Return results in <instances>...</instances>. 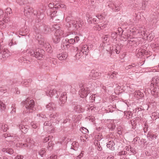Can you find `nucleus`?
Wrapping results in <instances>:
<instances>
[{
	"label": "nucleus",
	"mask_w": 159,
	"mask_h": 159,
	"mask_svg": "<svg viewBox=\"0 0 159 159\" xmlns=\"http://www.w3.org/2000/svg\"><path fill=\"white\" fill-rule=\"evenodd\" d=\"M156 90L155 89H153V90H152L151 91V94L155 96V97H156V96H158V94H157V93H158V91H157V89H156Z\"/></svg>",
	"instance_id": "b1692460"
},
{
	"label": "nucleus",
	"mask_w": 159,
	"mask_h": 159,
	"mask_svg": "<svg viewBox=\"0 0 159 159\" xmlns=\"http://www.w3.org/2000/svg\"><path fill=\"white\" fill-rule=\"evenodd\" d=\"M43 51L40 49H37L34 51L33 49H30L28 52L30 55L35 57L38 59H41L43 57L42 53Z\"/></svg>",
	"instance_id": "f03ea898"
},
{
	"label": "nucleus",
	"mask_w": 159,
	"mask_h": 159,
	"mask_svg": "<svg viewBox=\"0 0 159 159\" xmlns=\"http://www.w3.org/2000/svg\"><path fill=\"white\" fill-rule=\"evenodd\" d=\"M5 22H7V21H6V20H5V21H4Z\"/></svg>",
	"instance_id": "774afa93"
},
{
	"label": "nucleus",
	"mask_w": 159,
	"mask_h": 159,
	"mask_svg": "<svg viewBox=\"0 0 159 159\" xmlns=\"http://www.w3.org/2000/svg\"><path fill=\"white\" fill-rule=\"evenodd\" d=\"M1 52L2 53L3 56L4 57V58L8 57L10 56L9 52L8 50L6 49L4 50H2Z\"/></svg>",
	"instance_id": "a211bd4d"
},
{
	"label": "nucleus",
	"mask_w": 159,
	"mask_h": 159,
	"mask_svg": "<svg viewBox=\"0 0 159 159\" xmlns=\"http://www.w3.org/2000/svg\"><path fill=\"white\" fill-rule=\"evenodd\" d=\"M88 93H89L87 91L82 89L80 91L79 94L81 98H84L87 96Z\"/></svg>",
	"instance_id": "9d476101"
},
{
	"label": "nucleus",
	"mask_w": 159,
	"mask_h": 159,
	"mask_svg": "<svg viewBox=\"0 0 159 159\" xmlns=\"http://www.w3.org/2000/svg\"><path fill=\"white\" fill-rule=\"evenodd\" d=\"M54 114L55 115H52V114H51L50 115V117H53V118H55V116H57L56 115H57V113H54Z\"/></svg>",
	"instance_id": "58836bf2"
},
{
	"label": "nucleus",
	"mask_w": 159,
	"mask_h": 159,
	"mask_svg": "<svg viewBox=\"0 0 159 159\" xmlns=\"http://www.w3.org/2000/svg\"><path fill=\"white\" fill-rule=\"evenodd\" d=\"M3 13L2 11L0 10V18L3 17Z\"/></svg>",
	"instance_id": "ea45409f"
},
{
	"label": "nucleus",
	"mask_w": 159,
	"mask_h": 159,
	"mask_svg": "<svg viewBox=\"0 0 159 159\" xmlns=\"http://www.w3.org/2000/svg\"><path fill=\"white\" fill-rule=\"evenodd\" d=\"M78 21L79 23L78 25H76V24L77 22V21H72L71 22V23L72 24L73 26L75 28L78 29L81 27L83 23V21L82 20H79Z\"/></svg>",
	"instance_id": "0eeeda50"
},
{
	"label": "nucleus",
	"mask_w": 159,
	"mask_h": 159,
	"mask_svg": "<svg viewBox=\"0 0 159 159\" xmlns=\"http://www.w3.org/2000/svg\"><path fill=\"white\" fill-rule=\"evenodd\" d=\"M51 5H52V4H49V7H51Z\"/></svg>",
	"instance_id": "13d9d810"
},
{
	"label": "nucleus",
	"mask_w": 159,
	"mask_h": 159,
	"mask_svg": "<svg viewBox=\"0 0 159 159\" xmlns=\"http://www.w3.org/2000/svg\"><path fill=\"white\" fill-rule=\"evenodd\" d=\"M83 154L81 153L80 155L77 157V158L79 159H80L83 157Z\"/></svg>",
	"instance_id": "49530a36"
},
{
	"label": "nucleus",
	"mask_w": 159,
	"mask_h": 159,
	"mask_svg": "<svg viewBox=\"0 0 159 159\" xmlns=\"http://www.w3.org/2000/svg\"><path fill=\"white\" fill-rule=\"evenodd\" d=\"M152 25L153 26V28L155 27L156 26V24L157 22V20H154L153 21H152L151 22V24H152Z\"/></svg>",
	"instance_id": "c9c22d12"
},
{
	"label": "nucleus",
	"mask_w": 159,
	"mask_h": 159,
	"mask_svg": "<svg viewBox=\"0 0 159 159\" xmlns=\"http://www.w3.org/2000/svg\"><path fill=\"white\" fill-rule=\"evenodd\" d=\"M155 113H152V116L155 115Z\"/></svg>",
	"instance_id": "680f3d73"
},
{
	"label": "nucleus",
	"mask_w": 159,
	"mask_h": 159,
	"mask_svg": "<svg viewBox=\"0 0 159 159\" xmlns=\"http://www.w3.org/2000/svg\"><path fill=\"white\" fill-rule=\"evenodd\" d=\"M8 129L7 125L3 124H0V130L4 131H6Z\"/></svg>",
	"instance_id": "aec40b11"
},
{
	"label": "nucleus",
	"mask_w": 159,
	"mask_h": 159,
	"mask_svg": "<svg viewBox=\"0 0 159 159\" xmlns=\"http://www.w3.org/2000/svg\"><path fill=\"white\" fill-rule=\"evenodd\" d=\"M91 18L90 17H89L88 19V21L90 23H92V22L91 21V20H90V19Z\"/></svg>",
	"instance_id": "603ef678"
},
{
	"label": "nucleus",
	"mask_w": 159,
	"mask_h": 159,
	"mask_svg": "<svg viewBox=\"0 0 159 159\" xmlns=\"http://www.w3.org/2000/svg\"><path fill=\"white\" fill-rule=\"evenodd\" d=\"M16 104H13L11 106V108H12L11 111L12 113H14L16 112V108L15 107Z\"/></svg>",
	"instance_id": "c756f323"
},
{
	"label": "nucleus",
	"mask_w": 159,
	"mask_h": 159,
	"mask_svg": "<svg viewBox=\"0 0 159 159\" xmlns=\"http://www.w3.org/2000/svg\"><path fill=\"white\" fill-rule=\"evenodd\" d=\"M151 46L154 51L157 52L159 49V45L158 44L153 43L151 45Z\"/></svg>",
	"instance_id": "412c9836"
},
{
	"label": "nucleus",
	"mask_w": 159,
	"mask_h": 159,
	"mask_svg": "<svg viewBox=\"0 0 159 159\" xmlns=\"http://www.w3.org/2000/svg\"><path fill=\"white\" fill-rule=\"evenodd\" d=\"M143 130L145 132H146L148 130V127L147 126L144 127L143 129Z\"/></svg>",
	"instance_id": "8fccbe9b"
},
{
	"label": "nucleus",
	"mask_w": 159,
	"mask_h": 159,
	"mask_svg": "<svg viewBox=\"0 0 159 159\" xmlns=\"http://www.w3.org/2000/svg\"><path fill=\"white\" fill-rule=\"evenodd\" d=\"M25 142L26 143H25L23 144V145L25 147L31 146L33 145L35 143L34 141L30 138H28L27 139Z\"/></svg>",
	"instance_id": "6e6552de"
},
{
	"label": "nucleus",
	"mask_w": 159,
	"mask_h": 159,
	"mask_svg": "<svg viewBox=\"0 0 159 159\" xmlns=\"http://www.w3.org/2000/svg\"><path fill=\"white\" fill-rule=\"evenodd\" d=\"M49 138L48 137L45 138L43 140L44 142H46L49 140Z\"/></svg>",
	"instance_id": "37998d69"
},
{
	"label": "nucleus",
	"mask_w": 159,
	"mask_h": 159,
	"mask_svg": "<svg viewBox=\"0 0 159 159\" xmlns=\"http://www.w3.org/2000/svg\"><path fill=\"white\" fill-rule=\"evenodd\" d=\"M151 84L153 87L158 89H159V77L155 76L153 77L151 82Z\"/></svg>",
	"instance_id": "7ed1b4c3"
},
{
	"label": "nucleus",
	"mask_w": 159,
	"mask_h": 159,
	"mask_svg": "<svg viewBox=\"0 0 159 159\" xmlns=\"http://www.w3.org/2000/svg\"><path fill=\"white\" fill-rule=\"evenodd\" d=\"M16 146L17 147H19V145H18V144H16Z\"/></svg>",
	"instance_id": "e2e57ef3"
},
{
	"label": "nucleus",
	"mask_w": 159,
	"mask_h": 159,
	"mask_svg": "<svg viewBox=\"0 0 159 159\" xmlns=\"http://www.w3.org/2000/svg\"><path fill=\"white\" fill-rule=\"evenodd\" d=\"M115 143L113 141H110L107 143V147L111 150H113L115 149Z\"/></svg>",
	"instance_id": "9b49d317"
},
{
	"label": "nucleus",
	"mask_w": 159,
	"mask_h": 159,
	"mask_svg": "<svg viewBox=\"0 0 159 159\" xmlns=\"http://www.w3.org/2000/svg\"><path fill=\"white\" fill-rule=\"evenodd\" d=\"M0 107L3 109H4L6 108V105L5 104L1 101H0Z\"/></svg>",
	"instance_id": "c85d7f7f"
},
{
	"label": "nucleus",
	"mask_w": 159,
	"mask_h": 159,
	"mask_svg": "<svg viewBox=\"0 0 159 159\" xmlns=\"http://www.w3.org/2000/svg\"><path fill=\"white\" fill-rule=\"evenodd\" d=\"M53 144L52 143V142L50 141L49 143V147H52Z\"/></svg>",
	"instance_id": "de8ad7c7"
},
{
	"label": "nucleus",
	"mask_w": 159,
	"mask_h": 159,
	"mask_svg": "<svg viewBox=\"0 0 159 159\" xmlns=\"http://www.w3.org/2000/svg\"><path fill=\"white\" fill-rule=\"evenodd\" d=\"M25 82H24L23 84H25V85H26V84L25 83Z\"/></svg>",
	"instance_id": "0e129e2a"
},
{
	"label": "nucleus",
	"mask_w": 159,
	"mask_h": 159,
	"mask_svg": "<svg viewBox=\"0 0 159 159\" xmlns=\"http://www.w3.org/2000/svg\"><path fill=\"white\" fill-rule=\"evenodd\" d=\"M119 155H125L126 154V152L125 151H121L119 153Z\"/></svg>",
	"instance_id": "a19ab883"
},
{
	"label": "nucleus",
	"mask_w": 159,
	"mask_h": 159,
	"mask_svg": "<svg viewBox=\"0 0 159 159\" xmlns=\"http://www.w3.org/2000/svg\"><path fill=\"white\" fill-rule=\"evenodd\" d=\"M68 55L66 52H63L61 53H59L57 55V57L60 60H64L66 59L68 57Z\"/></svg>",
	"instance_id": "1a4fd4ad"
},
{
	"label": "nucleus",
	"mask_w": 159,
	"mask_h": 159,
	"mask_svg": "<svg viewBox=\"0 0 159 159\" xmlns=\"http://www.w3.org/2000/svg\"><path fill=\"white\" fill-rule=\"evenodd\" d=\"M118 74V73L115 71L111 72L109 74V75L111 77V78L113 79L116 78V75Z\"/></svg>",
	"instance_id": "4be33fe9"
},
{
	"label": "nucleus",
	"mask_w": 159,
	"mask_h": 159,
	"mask_svg": "<svg viewBox=\"0 0 159 159\" xmlns=\"http://www.w3.org/2000/svg\"><path fill=\"white\" fill-rule=\"evenodd\" d=\"M95 94H92L91 96L90 97H91L92 98H93V99L92 100V101H94V100H95Z\"/></svg>",
	"instance_id": "09e8293b"
},
{
	"label": "nucleus",
	"mask_w": 159,
	"mask_h": 159,
	"mask_svg": "<svg viewBox=\"0 0 159 159\" xmlns=\"http://www.w3.org/2000/svg\"><path fill=\"white\" fill-rule=\"evenodd\" d=\"M46 107L49 110H55L56 108L55 105L52 103H49Z\"/></svg>",
	"instance_id": "2eb2a0df"
},
{
	"label": "nucleus",
	"mask_w": 159,
	"mask_h": 159,
	"mask_svg": "<svg viewBox=\"0 0 159 159\" xmlns=\"http://www.w3.org/2000/svg\"><path fill=\"white\" fill-rule=\"evenodd\" d=\"M17 2L18 3H19L20 4H22V3H21L20 2H19V1H17Z\"/></svg>",
	"instance_id": "bf43d9fd"
},
{
	"label": "nucleus",
	"mask_w": 159,
	"mask_h": 159,
	"mask_svg": "<svg viewBox=\"0 0 159 159\" xmlns=\"http://www.w3.org/2000/svg\"><path fill=\"white\" fill-rule=\"evenodd\" d=\"M87 139V138H86V137H84H84H83V136H82V137H81V140H83V141H85V139Z\"/></svg>",
	"instance_id": "864d4df0"
},
{
	"label": "nucleus",
	"mask_w": 159,
	"mask_h": 159,
	"mask_svg": "<svg viewBox=\"0 0 159 159\" xmlns=\"http://www.w3.org/2000/svg\"><path fill=\"white\" fill-rule=\"evenodd\" d=\"M79 38L78 37H76L75 38L74 40H75V42H78L79 40Z\"/></svg>",
	"instance_id": "a18cd8bd"
},
{
	"label": "nucleus",
	"mask_w": 159,
	"mask_h": 159,
	"mask_svg": "<svg viewBox=\"0 0 159 159\" xmlns=\"http://www.w3.org/2000/svg\"><path fill=\"white\" fill-rule=\"evenodd\" d=\"M0 92L4 93L7 92V89L5 87H0Z\"/></svg>",
	"instance_id": "bb28decb"
},
{
	"label": "nucleus",
	"mask_w": 159,
	"mask_h": 159,
	"mask_svg": "<svg viewBox=\"0 0 159 159\" xmlns=\"http://www.w3.org/2000/svg\"><path fill=\"white\" fill-rule=\"evenodd\" d=\"M84 129L86 130L85 132H86H86H88V129H86V128H82L81 129H80V130L82 131V132H83V131H82V130H84Z\"/></svg>",
	"instance_id": "3c124183"
},
{
	"label": "nucleus",
	"mask_w": 159,
	"mask_h": 159,
	"mask_svg": "<svg viewBox=\"0 0 159 159\" xmlns=\"http://www.w3.org/2000/svg\"><path fill=\"white\" fill-rule=\"evenodd\" d=\"M4 159H7V157H5L4 158Z\"/></svg>",
	"instance_id": "052dcab7"
},
{
	"label": "nucleus",
	"mask_w": 159,
	"mask_h": 159,
	"mask_svg": "<svg viewBox=\"0 0 159 159\" xmlns=\"http://www.w3.org/2000/svg\"><path fill=\"white\" fill-rule=\"evenodd\" d=\"M2 151L4 152H7L10 154H13L14 152L13 150L11 148H3L2 149Z\"/></svg>",
	"instance_id": "f3484780"
},
{
	"label": "nucleus",
	"mask_w": 159,
	"mask_h": 159,
	"mask_svg": "<svg viewBox=\"0 0 159 159\" xmlns=\"http://www.w3.org/2000/svg\"><path fill=\"white\" fill-rule=\"evenodd\" d=\"M81 52L85 55H87L89 52V49L88 46L87 45H84L82 47Z\"/></svg>",
	"instance_id": "f8f14e48"
},
{
	"label": "nucleus",
	"mask_w": 159,
	"mask_h": 159,
	"mask_svg": "<svg viewBox=\"0 0 159 159\" xmlns=\"http://www.w3.org/2000/svg\"><path fill=\"white\" fill-rule=\"evenodd\" d=\"M31 125L34 128H36L38 126L37 124L34 123V122H32L31 123Z\"/></svg>",
	"instance_id": "473e14b6"
},
{
	"label": "nucleus",
	"mask_w": 159,
	"mask_h": 159,
	"mask_svg": "<svg viewBox=\"0 0 159 159\" xmlns=\"http://www.w3.org/2000/svg\"><path fill=\"white\" fill-rule=\"evenodd\" d=\"M152 38H153V37H154V35H152Z\"/></svg>",
	"instance_id": "338daca9"
},
{
	"label": "nucleus",
	"mask_w": 159,
	"mask_h": 159,
	"mask_svg": "<svg viewBox=\"0 0 159 159\" xmlns=\"http://www.w3.org/2000/svg\"><path fill=\"white\" fill-rule=\"evenodd\" d=\"M141 50H139L138 52L137 53L136 56L138 57H139L140 56L143 55V53L141 51Z\"/></svg>",
	"instance_id": "cd10ccee"
},
{
	"label": "nucleus",
	"mask_w": 159,
	"mask_h": 159,
	"mask_svg": "<svg viewBox=\"0 0 159 159\" xmlns=\"http://www.w3.org/2000/svg\"><path fill=\"white\" fill-rule=\"evenodd\" d=\"M19 128L21 131L24 133H26L28 130V127L27 125H19Z\"/></svg>",
	"instance_id": "ddd939ff"
},
{
	"label": "nucleus",
	"mask_w": 159,
	"mask_h": 159,
	"mask_svg": "<svg viewBox=\"0 0 159 159\" xmlns=\"http://www.w3.org/2000/svg\"><path fill=\"white\" fill-rule=\"evenodd\" d=\"M125 148H126V150L127 151H129V150H130V151H132L131 150L132 149V148L130 146H126Z\"/></svg>",
	"instance_id": "f704fd0d"
},
{
	"label": "nucleus",
	"mask_w": 159,
	"mask_h": 159,
	"mask_svg": "<svg viewBox=\"0 0 159 159\" xmlns=\"http://www.w3.org/2000/svg\"><path fill=\"white\" fill-rule=\"evenodd\" d=\"M79 21H77V23L76 24V25H78L79 24Z\"/></svg>",
	"instance_id": "4d7b16f0"
},
{
	"label": "nucleus",
	"mask_w": 159,
	"mask_h": 159,
	"mask_svg": "<svg viewBox=\"0 0 159 159\" xmlns=\"http://www.w3.org/2000/svg\"><path fill=\"white\" fill-rule=\"evenodd\" d=\"M33 12V8L29 6H27L25 7L24 11V15L27 16H29L31 13Z\"/></svg>",
	"instance_id": "423d86ee"
},
{
	"label": "nucleus",
	"mask_w": 159,
	"mask_h": 159,
	"mask_svg": "<svg viewBox=\"0 0 159 159\" xmlns=\"http://www.w3.org/2000/svg\"><path fill=\"white\" fill-rule=\"evenodd\" d=\"M134 96L136 98L140 99L143 97V94L142 93L140 92V91L137 90L136 91Z\"/></svg>",
	"instance_id": "dca6fc26"
},
{
	"label": "nucleus",
	"mask_w": 159,
	"mask_h": 159,
	"mask_svg": "<svg viewBox=\"0 0 159 159\" xmlns=\"http://www.w3.org/2000/svg\"><path fill=\"white\" fill-rule=\"evenodd\" d=\"M3 59H4V57L3 56L2 53L1 52L0 53V59L2 60Z\"/></svg>",
	"instance_id": "c03bdc74"
},
{
	"label": "nucleus",
	"mask_w": 159,
	"mask_h": 159,
	"mask_svg": "<svg viewBox=\"0 0 159 159\" xmlns=\"http://www.w3.org/2000/svg\"><path fill=\"white\" fill-rule=\"evenodd\" d=\"M26 108V110L23 112L24 114L26 113H29L32 112L34 110V102L33 100H29L27 99L25 101L23 102Z\"/></svg>",
	"instance_id": "f257e3e1"
},
{
	"label": "nucleus",
	"mask_w": 159,
	"mask_h": 159,
	"mask_svg": "<svg viewBox=\"0 0 159 159\" xmlns=\"http://www.w3.org/2000/svg\"><path fill=\"white\" fill-rule=\"evenodd\" d=\"M60 6L61 7L63 8L64 10H65L66 9V7H65V6L64 5L62 4H61L60 5Z\"/></svg>",
	"instance_id": "79ce46f5"
},
{
	"label": "nucleus",
	"mask_w": 159,
	"mask_h": 159,
	"mask_svg": "<svg viewBox=\"0 0 159 159\" xmlns=\"http://www.w3.org/2000/svg\"><path fill=\"white\" fill-rule=\"evenodd\" d=\"M45 150L44 148H42L39 152V154L42 157L43 156L45 152Z\"/></svg>",
	"instance_id": "a878e982"
},
{
	"label": "nucleus",
	"mask_w": 159,
	"mask_h": 159,
	"mask_svg": "<svg viewBox=\"0 0 159 159\" xmlns=\"http://www.w3.org/2000/svg\"><path fill=\"white\" fill-rule=\"evenodd\" d=\"M157 137V136L156 134H150V138H151L152 139H156Z\"/></svg>",
	"instance_id": "7c9ffc66"
},
{
	"label": "nucleus",
	"mask_w": 159,
	"mask_h": 159,
	"mask_svg": "<svg viewBox=\"0 0 159 159\" xmlns=\"http://www.w3.org/2000/svg\"><path fill=\"white\" fill-rule=\"evenodd\" d=\"M60 37L58 36H56L55 35L54 36L53 38V41L55 43H57L59 42L60 40Z\"/></svg>",
	"instance_id": "393cba45"
},
{
	"label": "nucleus",
	"mask_w": 159,
	"mask_h": 159,
	"mask_svg": "<svg viewBox=\"0 0 159 159\" xmlns=\"http://www.w3.org/2000/svg\"><path fill=\"white\" fill-rule=\"evenodd\" d=\"M107 26V25L106 24H104L103 25H97L96 26V28H98L97 29V30H99L100 29H102L106 28Z\"/></svg>",
	"instance_id": "5701e85b"
},
{
	"label": "nucleus",
	"mask_w": 159,
	"mask_h": 159,
	"mask_svg": "<svg viewBox=\"0 0 159 159\" xmlns=\"http://www.w3.org/2000/svg\"><path fill=\"white\" fill-rule=\"evenodd\" d=\"M47 93L48 94L50 97L52 96L56 92L55 89L52 88H51L47 91Z\"/></svg>",
	"instance_id": "4468645a"
},
{
	"label": "nucleus",
	"mask_w": 159,
	"mask_h": 159,
	"mask_svg": "<svg viewBox=\"0 0 159 159\" xmlns=\"http://www.w3.org/2000/svg\"><path fill=\"white\" fill-rule=\"evenodd\" d=\"M39 43L40 45L43 46L45 48H48L50 50V48L49 44L47 43L44 38H41L39 40Z\"/></svg>",
	"instance_id": "39448f33"
},
{
	"label": "nucleus",
	"mask_w": 159,
	"mask_h": 159,
	"mask_svg": "<svg viewBox=\"0 0 159 159\" xmlns=\"http://www.w3.org/2000/svg\"><path fill=\"white\" fill-rule=\"evenodd\" d=\"M23 157L21 155H18L15 158V159H22Z\"/></svg>",
	"instance_id": "4c0bfd02"
},
{
	"label": "nucleus",
	"mask_w": 159,
	"mask_h": 159,
	"mask_svg": "<svg viewBox=\"0 0 159 159\" xmlns=\"http://www.w3.org/2000/svg\"><path fill=\"white\" fill-rule=\"evenodd\" d=\"M100 74L101 73H100L93 70L90 74L89 78L90 79L96 80L98 78Z\"/></svg>",
	"instance_id": "20e7f679"
},
{
	"label": "nucleus",
	"mask_w": 159,
	"mask_h": 159,
	"mask_svg": "<svg viewBox=\"0 0 159 159\" xmlns=\"http://www.w3.org/2000/svg\"><path fill=\"white\" fill-rule=\"evenodd\" d=\"M83 53L81 52H80L79 53H77L75 56L76 57V58H78V59H79L80 58V57L82 55Z\"/></svg>",
	"instance_id": "2f4dec72"
},
{
	"label": "nucleus",
	"mask_w": 159,
	"mask_h": 159,
	"mask_svg": "<svg viewBox=\"0 0 159 159\" xmlns=\"http://www.w3.org/2000/svg\"><path fill=\"white\" fill-rule=\"evenodd\" d=\"M108 159H110V157H108L107 158Z\"/></svg>",
	"instance_id": "69168bd1"
},
{
	"label": "nucleus",
	"mask_w": 159,
	"mask_h": 159,
	"mask_svg": "<svg viewBox=\"0 0 159 159\" xmlns=\"http://www.w3.org/2000/svg\"><path fill=\"white\" fill-rule=\"evenodd\" d=\"M57 156L56 155H52L50 157L48 158L47 159H57Z\"/></svg>",
	"instance_id": "72a5a7b5"
},
{
	"label": "nucleus",
	"mask_w": 159,
	"mask_h": 159,
	"mask_svg": "<svg viewBox=\"0 0 159 159\" xmlns=\"http://www.w3.org/2000/svg\"><path fill=\"white\" fill-rule=\"evenodd\" d=\"M75 144L76 145H77L78 146V143H77V144H76V143H73V146L74 147V146Z\"/></svg>",
	"instance_id": "5fc2aeb1"
},
{
	"label": "nucleus",
	"mask_w": 159,
	"mask_h": 159,
	"mask_svg": "<svg viewBox=\"0 0 159 159\" xmlns=\"http://www.w3.org/2000/svg\"><path fill=\"white\" fill-rule=\"evenodd\" d=\"M63 31L61 29H58L56 30L54 35L60 38V37L62 36L63 35Z\"/></svg>",
	"instance_id": "6ab92c4d"
},
{
	"label": "nucleus",
	"mask_w": 159,
	"mask_h": 159,
	"mask_svg": "<svg viewBox=\"0 0 159 159\" xmlns=\"http://www.w3.org/2000/svg\"><path fill=\"white\" fill-rule=\"evenodd\" d=\"M94 18H93V23H94V24H96L97 23V22H96V20H95L94 21Z\"/></svg>",
	"instance_id": "6e6d98bb"
},
{
	"label": "nucleus",
	"mask_w": 159,
	"mask_h": 159,
	"mask_svg": "<svg viewBox=\"0 0 159 159\" xmlns=\"http://www.w3.org/2000/svg\"><path fill=\"white\" fill-rule=\"evenodd\" d=\"M69 43H73L75 42L74 39H71L68 40Z\"/></svg>",
	"instance_id": "e433bc0d"
}]
</instances>
